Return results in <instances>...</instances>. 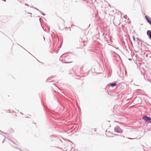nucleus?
Masks as SVG:
<instances>
[{"mask_svg": "<svg viewBox=\"0 0 151 151\" xmlns=\"http://www.w3.org/2000/svg\"><path fill=\"white\" fill-rule=\"evenodd\" d=\"M8 138H9V140H10V141H11L12 142H13V143H14V142L12 140V139L11 138H10V137H8Z\"/></svg>", "mask_w": 151, "mask_h": 151, "instance_id": "8", "label": "nucleus"}, {"mask_svg": "<svg viewBox=\"0 0 151 151\" xmlns=\"http://www.w3.org/2000/svg\"><path fill=\"white\" fill-rule=\"evenodd\" d=\"M138 44H139V45L140 44H139V43H140V41L139 42V41H138Z\"/></svg>", "mask_w": 151, "mask_h": 151, "instance_id": "13", "label": "nucleus"}, {"mask_svg": "<svg viewBox=\"0 0 151 151\" xmlns=\"http://www.w3.org/2000/svg\"><path fill=\"white\" fill-rule=\"evenodd\" d=\"M49 79H50V78H48L47 79V80H49Z\"/></svg>", "mask_w": 151, "mask_h": 151, "instance_id": "16", "label": "nucleus"}, {"mask_svg": "<svg viewBox=\"0 0 151 151\" xmlns=\"http://www.w3.org/2000/svg\"><path fill=\"white\" fill-rule=\"evenodd\" d=\"M20 150H21V151H22L21 150V149H20Z\"/></svg>", "mask_w": 151, "mask_h": 151, "instance_id": "29", "label": "nucleus"}, {"mask_svg": "<svg viewBox=\"0 0 151 151\" xmlns=\"http://www.w3.org/2000/svg\"><path fill=\"white\" fill-rule=\"evenodd\" d=\"M61 58L63 59V60L65 61V62H63V63L68 64L71 63L73 62V61H68L71 59V58L69 55L65 56V55H63L60 56L59 59L60 60H61Z\"/></svg>", "mask_w": 151, "mask_h": 151, "instance_id": "1", "label": "nucleus"}, {"mask_svg": "<svg viewBox=\"0 0 151 151\" xmlns=\"http://www.w3.org/2000/svg\"><path fill=\"white\" fill-rule=\"evenodd\" d=\"M143 42V41H142V42Z\"/></svg>", "mask_w": 151, "mask_h": 151, "instance_id": "24", "label": "nucleus"}, {"mask_svg": "<svg viewBox=\"0 0 151 151\" xmlns=\"http://www.w3.org/2000/svg\"><path fill=\"white\" fill-rule=\"evenodd\" d=\"M44 40H45V38L44 37H43Z\"/></svg>", "mask_w": 151, "mask_h": 151, "instance_id": "20", "label": "nucleus"}, {"mask_svg": "<svg viewBox=\"0 0 151 151\" xmlns=\"http://www.w3.org/2000/svg\"><path fill=\"white\" fill-rule=\"evenodd\" d=\"M4 139L3 141L2 142V143H3L4 142Z\"/></svg>", "mask_w": 151, "mask_h": 151, "instance_id": "22", "label": "nucleus"}, {"mask_svg": "<svg viewBox=\"0 0 151 151\" xmlns=\"http://www.w3.org/2000/svg\"><path fill=\"white\" fill-rule=\"evenodd\" d=\"M53 136V135H52V136H51V137H52Z\"/></svg>", "mask_w": 151, "mask_h": 151, "instance_id": "26", "label": "nucleus"}, {"mask_svg": "<svg viewBox=\"0 0 151 151\" xmlns=\"http://www.w3.org/2000/svg\"><path fill=\"white\" fill-rule=\"evenodd\" d=\"M115 135H118V134H115Z\"/></svg>", "mask_w": 151, "mask_h": 151, "instance_id": "25", "label": "nucleus"}, {"mask_svg": "<svg viewBox=\"0 0 151 151\" xmlns=\"http://www.w3.org/2000/svg\"><path fill=\"white\" fill-rule=\"evenodd\" d=\"M20 113L22 114H23L22 112H20Z\"/></svg>", "mask_w": 151, "mask_h": 151, "instance_id": "23", "label": "nucleus"}, {"mask_svg": "<svg viewBox=\"0 0 151 151\" xmlns=\"http://www.w3.org/2000/svg\"><path fill=\"white\" fill-rule=\"evenodd\" d=\"M114 131L118 133H122L123 132V131L122 129L120 127L118 126H116L114 129Z\"/></svg>", "mask_w": 151, "mask_h": 151, "instance_id": "3", "label": "nucleus"}, {"mask_svg": "<svg viewBox=\"0 0 151 151\" xmlns=\"http://www.w3.org/2000/svg\"><path fill=\"white\" fill-rule=\"evenodd\" d=\"M72 70V71H73V69H71L70 70V71H71Z\"/></svg>", "mask_w": 151, "mask_h": 151, "instance_id": "18", "label": "nucleus"}, {"mask_svg": "<svg viewBox=\"0 0 151 151\" xmlns=\"http://www.w3.org/2000/svg\"><path fill=\"white\" fill-rule=\"evenodd\" d=\"M145 43V44H146L147 45H149L147 43Z\"/></svg>", "mask_w": 151, "mask_h": 151, "instance_id": "14", "label": "nucleus"}, {"mask_svg": "<svg viewBox=\"0 0 151 151\" xmlns=\"http://www.w3.org/2000/svg\"><path fill=\"white\" fill-rule=\"evenodd\" d=\"M4 1V2H6V0H3Z\"/></svg>", "mask_w": 151, "mask_h": 151, "instance_id": "19", "label": "nucleus"}, {"mask_svg": "<svg viewBox=\"0 0 151 151\" xmlns=\"http://www.w3.org/2000/svg\"><path fill=\"white\" fill-rule=\"evenodd\" d=\"M25 5L27 6H29V5H28V4H25Z\"/></svg>", "mask_w": 151, "mask_h": 151, "instance_id": "17", "label": "nucleus"}, {"mask_svg": "<svg viewBox=\"0 0 151 151\" xmlns=\"http://www.w3.org/2000/svg\"><path fill=\"white\" fill-rule=\"evenodd\" d=\"M120 24V23H119V24Z\"/></svg>", "mask_w": 151, "mask_h": 151, "instance_id": "28", "label": "nucleus"}, {"mask_svg": "<svg viewBox=\"0 0 151 151\" xmlns=\"http://www.w3.org/2000/svg\"><path fill=\"white\" fill-rule=\"evenodd\" d=\"M41 14L43 16H45V14H44V13H42V12H41Z\"/></svg>", "mask_w": 151, "mask_h": 151, "instance_id": "11", "label": "nucleus"}, {"mask_svg": "<svg viewBox=\"0 0 151 151\" xmlns=\"http://www.w3.org/2000/svg\"><path fill=\"white\" fill-rule=\"evenodd\" d=\"M147 34L149 39L151 40V31L148 30L147 32Z\"/></svg>", "mask_w": 151, "mask_h": 151, "instance_id": "5", "label": "nucleus"}, {"mask_svg": "<svg viewBox=\"0 0 151 151\" xmlns=\"http://www.w3.org/2000/svg\"><path fill=\"white\" fill-rule=\"evenodd\" d=\"M142 119L146 122L151 124V118L147 116H143Z\"/></svg>", "mask_w": 151, "mask_h": 151, "instance_id": "2", "label": "nucleus"}, {"mask_svg": "<svg viewBox=\"0 0 151 151\" xmlns=\"http://www.w3.org/2000/svg\"><path fill=\"white\" fill-rule=\"evenodd\" d=\"M132 37H133V40L135 42V38L134 36H133Z\"/></svg>", "mask_w": 151, "mask_h": 151, "instance_id": "10", "label": "nucleus"}, {"mask_svg": "<svg viewBox=\"0 0 151 151\" xmlns=\"http://www.w3.org/2000/svg\"><path fill=\"white\" fill-rule=\"evenodd\" d=\"M114 25H116V26H117V25H119V24H115V23L114 22Z\"/></svg>", "mask_w": 151, "mask_h": 151, "instance_id": "12", "label": "nucleus"}, {"mask_svg": "<svg viewBox=\"0 0 151 151\" xmlns=\"http://www.w3.org/2000/svg\"><path fill=\"white\" fill-rule=\"evenodd\" d=\"M136 39H137V40L138 41H139L142 42V40L141 39H139L137 37L136 38Z\"/></svg>", "mask_w": 151, "mask_h": 151, "instance_id": "9", "label": "nucleus"}, {"mask_svg": "<svg viewBox=\"0 0 151 151\" xmlns=\"http://www.w3.org/2000/svg\"><path fill=\"white\" fill-rule=\"evenodd\" d=\"M25 151H29L27 149H26Z\"/></svg>", "mask_w": 151, "mask_h": 151, "instance_id": "15", "label": "nucleus"}, {"mask_svg": "<svg viewBox=\"0 0 151 151\" xmlns=\"http://www.w3.org/2000/svg\"><path fill=\"white\" fill-rule=\"evenodd\" d=\"M33 8L35 9H36V10H38V11H39L40 12H42V11H41L40 10H39V9H37V8H36V7H33Z\"/></svg>", "mask_w": 151, "mask_h": 151, "instance_id": "7", "label": "nucleus"}, {"mask_svg": "<svg viewBox=\"0 0 151 151\" xmlns=\"http://www.w3.org/2000/svg\"><path fill=\"white\" fill-rule=\"evenodd\" d=\"M109 85L112 88H113L114 87L116 86H117V84L116 83H109Z\"/></svg>", "mask_w": 151, "mask_h": 151, "instance_id": "6", "label": "nucleus"}, {"mask_svg": "<svg viewBox=\"0 0 151 151\" xmlns=\"http://www.w3.org/2000/svg\"><path fill=\"white\" fill-rule=\"evenodd\" d=\"M129 60H131V59H129Z\"/></svg>", "mask_w": 151, "mask_h": 151, "instance_id": "21", "label": "nucleus"}, {"mask_svg": "<svg viewBox=\"0 0 151 151\" xmlns=\"http://www.w3.org/2000/svg\"><path fill=\"white\" fill-rule=\"evenodd\" d=\"M145 18L147 22L151 25V19L150 17L148 15H145Z\"/></svg>", "mask_w": 151, "mask_h": 151, "instance_id": "4", "label": "nucleus"}, {"mask_svg": "<svg viewBox=\"0 0 151 151\" xmlns=\"http://www.w3.org/2000/svg\"><path fill=\"white\" fill-rule=\"evenodd\" d=\"M27 117V118H29V117Z\"/></svg>", "mask_w": 151, "mask_h": 151, "instance_id": "27", "label": "nucleus"}]
</instances>
